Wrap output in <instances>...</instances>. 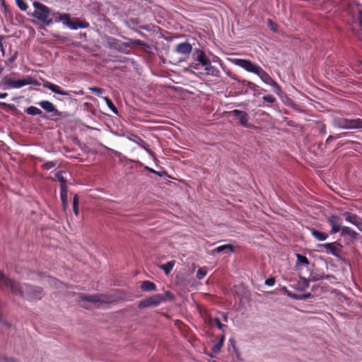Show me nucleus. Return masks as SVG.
Returning a JSON list of instances; mask_svg holds the SVG:
<instances>
[{"label":"nucleus","mask_w":362,"mask_h":362,"mask_svg":"<svg viewBox=\"0 0 362 362\" xmlns=\"http://www.w3.org/2000/svg\"><path fill=\"white\" fill-rule=\"evenodd\" d=\"M0 285L9 286L13 294L19 295L28 300L40 299L43 295L40 288H32L26 284L19 285L8 279L1 272H0Z\"/></svg>","instance_id":"f257e3e1"},{"label":"nucleus","mask_w":362,"mask_h":362,"mask_svg":"<svg viewBox=\"0 0 362 362\" xmlns=\"http://www.w3.org/2000/svg\"><path fill=\"white\" fill-rule=\"evenodd\" d=\"M231 62L238 66L248 72L257 75L262 82L273 87L274 93L280 95L281 89L280 86L275 82L272 77L259 65L252 63L250 60L244 59H233Z\"/></svg>","instance_id":"f03ea898"},{"label":"nucleus","mask_w":362,"mask_h":362,"mask_svg":"<svg viewBox=\"0 0 362 362\" xmlns=\"http://www.w3.org/2000/svg\"><path fill=\"white\" fill-rule=\"evenodd\" d=\"M54 16L55 22H61L62 24L72 30L86 28L88 26V24L86 22L81 21L78 18L71 20L70 15L67 13L57 12L54 13Z\"/></svg>","instance_id":"7ed1b4c3"},{"label":"nucleus","mask_w":362,"mask_h":362,"mask_svg":"<svg viewBox=\"0 0 362 362\" xmlns=\"http://www.w3.org/2000/svg\"><path fill=\"white\" fill-rule=\"evenodd\" d=\"M33 6L35 8V11L31 16L40 21H41L45 25H50L53 21L49 18L50 11L49 8L37 1H34Z\"/></svg>","instance_id":"20e7f679"},{"label":"nucleus","mask_w":362,"mask_h":362,"mask_svg":"<svg viewBox=\"0 0 362 362\" xmlns=\"http://www.w3.org/2000/svg\"><path fill=\"white\" fill-rule=\"evenodd\" d=\"M194 57L196 61L199 62V64H196L193 66L194 69H199V65L202 64L204 67V70L207 74L217 76L218 70L211 64L210 60L206 57L205 54L202 50H196L194 52Z\"/></svg>","instance_id":"39448f33"},{"label":"nucleus","mask_w":362,"mask_h":362,"mask_svg":"<svg viewBox=\"0 0 362 362\" xmlns=\"http://www.w3.org/2000/svg\"><path fill=\"white\" fill-rule=\"evenodd\" d=\"M4 86H7L10 88H20L27 85H37L38 83L36 80L33 79L30 76H27L23 79L16 80L8 76L4 77L2 80Z\"/></svg>","instance_id":"423d86ee"},{"label":"nucleus","mask_w":362,"mask_h":362,"mask_svg":"<svg viewBox=\"0 0 362 362\" xmlns=\"http://www.w3.org/2000/svg\"><path fill=\"white\" fill-rule=\"evenodd\" d=\"M166 297L170 296V293L168 292L165 293V296L162 294H156L148 298H146L139 303V308H145L148 307H156L160 304L162 302L165 301Z\"/></svg>","instance_id":"0eeeda50"},{"label":"nucleus","mask_w":362,"mask_h":362,"mask_svg":"<svg viewBox=\"0 0 362 362\" xmlns=\"http://www.w3.org/2000/svg\"><path fill=\"white\" fill-rule=\"evenodd\" d=\"M80 301H88L90 303H106L107 301L103 296L100 295H78Z\"/></svg>","instance_id":"6e6552de"},{"label":"nucleus","mask_w":362,"mask_h":362,"mask_svg":"<svg viewBox=\"0 0 362 362\" xmlns=\"http://www.w3.org/2000/svg\"><path fill=\"white\" fill-rule=\"evenodd\" d=\"M231 113L239 120L241 125L246 127L250 126L248 124L249 116L246 112L239 110H234Z\"/></svg>","instance_id":"1a4fd4ad"},{"label":"nucleus","mask_w":362,"mask_h":362,"mask_svg":"<svg viewBox=\"0 0 362 362\" xmlns=\"http://www.w3.org/2000/svg\"><path fill=\"white\" fill-rule=\"evenodd\" d=\"M39 105L47 112H52L54 116H60L61 113L56 109L54 105L48 100L40 102Z\"/></svg>","instance_id":"9d476101"},{"label":"nucleus","mask_w":362,"mask_h":362,"mask_svg":"<svg viewBox=\"0 0 362 362\" xmlns=\"http://www.w3.org/2000/svg\"><path fill=\"white\" fill-rule=\"evenodd\" d=\"M42 86L45 88L49 89L51 91H52L57 94H59L62 95H69V93L66 91L64 90L60 86H59L56 84H54L51 82H49L47 81H44L42 83Z\"/></svg>","instance_id":"9b49d317"},{"label":"nucleus","mask_w":362,"mask_h":362,"mask_svg":"<svg viewBox=\"0 0 362 362\" xmlns=\"http://www.w3.org/2000/svg\"><path fill=\"white\" fill-rule=\"evenodd\" d=\"M192 47L188 42H182L176 45L175 51L182 55H188L192 52Z\"/></svg>","instance_id":"f8f14e48"},{"label":"nucleus","mask_w":362,"mask_h":362,"mask_svg":"<svg viewBox=\"0 0 362 362\" xmlns=\"http://www.w3.org/2000/svg\"><path fill=\"white\" fill-rule=\"evenodd\" d=\"M328 222L332 226V233H336L340 230L341 228V220L340 218L332 216L329 218Z\"/></svg>","instance_id":"ddd939ff"},{"label":"nucleus","mask_w":362,"mask_h":362,"mask_svg":"<svg viewBox=\"0 0 362 362\" xmlns=\"http://www.w3.org/2000/svg\"><path fill=\"white\" fill-rule=\"evenodd\" d=\"M343 216L346 221L350 222L351 223L355 225L358 228H360V226L362 225V221L361 219L358 217L356 215L345 212L343 214Z\"/></svg>","instance_id":"4468645a"},{"label":"nucleus","mask_w":362,"mask_h":362,"mask_svg":"<svg viewBox=\"0 0 362 362\" xmlns=\"http://www.w3.org/2000/svg\"><path fill=\"white\" fill-rule=\"evenodd\" d=\"M320 247L325 248L328 253L335 256H337L339 252L338 245L335 243L321 244Z\"/></svg>","instance_id":"2eb2a0df"},{"label":"nucleus","mask_w":362,"mask_h":362,"mask_svg":"<svg viewBox=\"0 0 362 362\" xmlns=\"http://www.w3.org/2000/svg\"><path fill=\"white\" fill-rule=\"evenodd\" d=\"M222 252H229L233 253L234 252L233 246L230 244L218 246L211 251V254L214 255L215 253H219Z\"/></svg>","instance_id":"dca6fc26"},{"label":"nucleus","mask_w":362,"mask_h":362,"mask_svg":"<svg viewBox=\"0 0 362 362\" xmlns=\"http://www.w3.org/2000/svg\"><path fill=\"white\" fill-rule=\"evenodd\" d=\"M61 199L62 202L63 209L65 211L67 208V189L66 185L61 186Z\"/></svg>","instance_id":"f3484780"},{"label":"nucleus","mask_w":362,"mask_h":362,"mask_svg":"<svg viewBox=\"0 0 362 362\" xmlns=\"http://www.w3.org/2000/svg\"><path fill=\"white\" fill-rule=\"evenodd\" d=\"M334 125L341 129H349V119L341 117L336 118L334 119Z\"/></svg>","instance_id":"a211bd4d"},{"label":"nucleus","mask_w":362,"mask_h":362,"mask_svg":"<svg viewBox=\"0 0 362 362\" xmlns=\"http://www.w3.org/2000/svg\"><path fill=\"white\" fill-rule=\"evenodd\" d=\"M349 129H361L362 128V119H349Z\"/></svg>","instance_id":"6ab92c4d"},{"label":"nucleus","mask_w":362,"mask_h":362,"mask_svg":"<svg viewBox=\"0 0 362 362\" xmlns=\"http://www.w3.org/2000/svg\"><path fill=\"white\" fill-rule=\"evenodd\" d=\"M141 288L146 291H154L156 290V285L149 281H145L141 284Z\"/></svg>","instance_id":"aec40b11"},{"label":"nucleus","mask_w":362,"mask_h":362,"mask_svg":"<svg viewBox=\"0 0 362 362\" xmlns=\"http://www.w3.org/2000/svg\"><path fill=\"white\" fill-rule=\"evenodd\" d=\"M175 264V261H170V262H167L166 264L161 265L160 268L164 271L165 274L168 275L173 269Z\"/></svg>","instance_id":"412c9836"},{"label":"nucleus","mask_w":362,"mask_h":362,"mask_svg":"<svg viewBox=\"0 0 362 362\" xmlns=\"http://www.w3.org/2000/svg\"><path fill=\"white\" fill-rule=\"evenodd\" d=\"M25 112L30 115H40L42 114L41 110L35 106L28 107L25 110Z\"/></svg>","instance_id":"4be33fe9"},{"label":"nucleus","mask_w":362,"mask_h":362,"mask_svg":"<svg viewBox=\"0 0 362 362\" xmlns=\"http://www.w3.org/2000/svg\"><path fill=\"white\" fill-rule=\"evenodd\" d=\"M312 235L318 240L323 241L325 240L328 235L325 233H321L318 230H313Z\"/></svg>","instance_id":"5701e85b"},{"label":"nucleus","mask_w":362,"mask_h":362,"mask_svg":"<svg viewBox=\"0 0 362 362\" xmlns=\"http://www.w3.org/2000/svg\"><path fill=\"white\" fill-rule=\"evenodd\" d=\"M209 325L211 326H216L219 329L223 330L225 325L222 324L218 317L210 318Z\"/></svg>","instance_id":"b1692460"},{"label":"nucleus","mask_w":362,"mask_h":362,"mask_svg":"<svg viewBox=\"0 0 362 362\" xmlns=\"http://www.w3.org/2000/svg\"><path fill=\"white\" fill-rule=\"evenodd\" d=\"M284 293L291 297L293 299H296V300H301V299H305L308 296H309L310 295H304V296H299L298 294H294V293H292L291 292L288 291L286 288H284Z\"/></svg>","instance_id":"393cba45"},{"label":"nucleus","mask_w":362,"mask_h":362,"mask_svg":"<svg viewBox=\"0 0 362 362\" xmlns=\"http://www.w3.org/2000/svg\"><path fill=\"white\" fill-rule=\"evenodd\" d=\"M103 99L105 101L107 105L108 106V107L115 114L117 113V110L116 108V107L114 105L113 103L112 102V100L108 98L107 97H103Z\"/></svg>","instance_id":"a878e982"},{"label":"nucleus","mask_w":362,"mask_h":362,"mask_svg":"<svg viewBox=\"0 0 362 362\" xmlns=\"http://www.w3.org/2000/svg\"><path fill=\"white\" fill-rule=\"evenodd\" d=\"M342 234H348L351 237H355L356 235V233L351 230L350 228L344 226L341 227V229Z\"/></svg>","instance_id":"bb28decb"},{"label":"nucleus","mask_w":362,"mask_h":362,"mask_svg":"<svg viewBox=\"0 0 362 362\" xmlns=\"http://www.w3.org/2000/svg\"><path fill=\"white\" fill-rule=\"evenodd\" d=\"M207 274V268L206 267H202L199 269V270L197 272V278L198 279H202Z\"/></svg>","instance_id":"cd10ccee"},{"label":"nucleus","mask_w":362,"mask_h":362,"mask_svg":"<svg viewBox=\"0 0 362 362\" xmlns=\"http://www.w3.org/2000/svg\"><path fill=\"white\" fill-rule=\"evenodd\" d=\"M223 339H224V337H222L220 341L213 346V347H212L213 352L218 353L220 351V350L223 346Z\"/></svg>","instance_id":"c85d7f7f"},{"label":"nucleus","mask_w":362,"mask_h":362,"mask_svg":"<svg viewBox=\"0 0 362 362\" xmlns=\"http://www.w3.org/2000/svg\"><path fill=\"white\" fill-rule=\"evenodd\" d=\"M16 5L21 11H26L28 8V4L23 0H15Z\"/></svg>","instance_id":"c756f323"},{"label":"nucleus","mask_w":362,"mask_h":362,"mask_svg":"<svg viewBox=\"0 0 362 362\" xmlns=\"http://www.w3.org/2000/svg\"><path fill=\"white\" fill-rule=\"evenodd\" d=\"M297 259H298V262L301 264H303L305 265H308L309 264V262H308V259H307V257H305L301 255H297Z\"/></svg>","instance_id":"7c9ffc66"},{"label":"nucleus","mask_w":362,"mask_h":362,"mask_svg":"<svg viewBox=\"0 0 362 362\" xmlns=\"http://www.w3.org/2000/svg\"><path fill=\"white\" fill-rule=\"evenodd\" d=\"M91 92L97 94V95H100L102 94L104 90L102 89V88H98V87H90L88 88Z\"/></svg>","instance_id":"2f4dec72"},{"label":"nucleus","mask_w":362,"mask_h":362,"mask_svg":"<svg viewBox=\"0 0 362 362\" xmlns=\"http://www.w3.org/2000/svg\"><path fill=\"white\" fill-rule=\"evenodd\" d=\"M56 165V163L54 162V161H49V162H47L43 164V168L46 170H49L54 167H55Z\"/></svg>","instance_id":"473e14b6"},{"label":"nucleus","mask_w":362,"mask_h":362,"mask_svg":"<svg viewBox=\"0 0 362 362\" xmlns=\"http://www.w3.org/2000/svg\"><path fill=\"white\" fill-rule=\"evenodd\" d=\"M55 176L57 179L62 183V185L63 184L65 185V179L64 178L62 172H57L55 173Z\"/></svg>","instance_id":"72a5a7b5"},{"label":"nucleus","mask_w":362,"mask_h":362,"mask_svg":"<svg viewBox=\"0 0 362 362\" xmlns=\"http://www.w3.org/2000/svg\"><path fill=\"white\" fill-rule=\"evenodd\" d=\"M263 100L265 102L273 103L275 102V98L272 96V95H267L263 97Z\"/></svg>","instance_id":"f704fd0d"},{"label":"nucleus","mask_w":362,"mask_h":362,"mask_svg":"<svg viewBox=\"0 0 362 362\" xmlns=\"http://www.w3.org/2000/svg\"><path fill=\"white\" fill-rule=\"evenodd\" d=\"M267 25H268V26L270 28V29H271L272 30H273L274 32H276V31L277 30H276V24H275L274 22H272V20H270V19H268V20H267Z\"/></svg>","instance_id":"c9c22d12"},{"label":"nucleus","mask_w":362,"mask_h":362,"mask_svg":"<svg viewBox=\"0 0 362 362\" xmlns=\"http://www.w3.org/2000/svg\"><path fill=\"white\" fill-rule=\"evenodd\" d=\"M275 284V279L274 278H269L265 281V284L269 286H274Z\"/></svg>","instance_id":"e433bc0d"},{"label":"nucleus","mask_w":362,"mask_h":362,"mask_svg":"<svg viewBox=\"0 0 362 362\" xmlns=\"http://www.w3.org/2000/svg\"><path fill=\"white\" fill-rule=\"evenodd\" d=\"M47 281L50 284H53L54 286H57L59 282L54 279H52V278H47Z\"/></svg>","instance_id":"4c0bfd02"},{"label":"nucleus","mask_w":362,"mask_h":362,"mask_svg":"<svg viewBox=\"0 0 362 362\" xmlns=\"http://www.w3.org/2000/svg\"><path fill=\"white\" fill-rule=\"evenodd\" d=\"M79 200L78 197L77 195H75L73 199V206H78Z\"/></svg>","instance_id":"58836bf2"},{"label":"nucleus","mask_w":362,"mask_h":362,"mask_svg":"<svg viewBox=\"0 0 362 362\" xmlns=\"http://www.w3.org/2000/svg\"><path fill=\"white\" fill-rule=\"evenodd\" d=\"M73 209L75 215H78V206H73Z\"/></svg>","instance_id":"ea45409f"},{"label":"nucleus","mask_w":362,"mask_h":362,"mask_svg":"<svg viewBox=\"0 0 362 362\" xmlns=\"http://www.w3.org/2000/svg\"><path fill=\"white\" fill-rule=\"evenodd\" d=\"M8 94L6 93H0V99L6 98Z\"/></svg>","instance_id":"a19ab883"},{"label":"nucleus","mask_w":362,"mask_h":362,"mask_svg":"<svg viewBox=\"0 0 362 362\" xmlns=\"http://www.w3.org/2000/svg\"><path fill=\"white\" fill-rule=\"evenodd\" d=\"M5 362H16V361L13 358H4Z\"/></svg>","instance_id":"79ce46f5"},{"label":"nucleus","mask_w":362,"mask_h":362,"mask_svg":"<svg viewBox=\"0 0 362 362\" xmlns=\"http://www.w3.org/2000/svg\"><path fill=\"white\" fill-rule=\"evenodd\" d=\"M359 23L362 27V10L359 13Z\"/></svg>","instance_id":"37998d69"},{"label":"nucleus","mask_w":362,"mask_h":362,"mask_svg":"<svg viewBox=\"0 0 362 362\" xmlns=\"http://www.w3.org/2000/svg\"><path fill=\"white\" fill-rule=\"evenodd\" d=\"M233 350H234V351H235V353L236 356H237L238 358H240V354H239V352L238 351V350L236 349V348H235L234 346H233Z\"/></svg>","instance_id":"c03bdc74"},{"label":"nucleus","mask_w":362,"mask_h":362,"mask_svg":"<svg viewBox=\"0 0 362 362\" xmlns=\"http://www.w3.org/2000/svg\"><path fill=\"white\" fill-rule=\"evenodd\" d=\"M133 44H135V45H142V42L139 40H134L132 42Z\"/></svg>","instance_id":"a18cd8bd"},{"label":"nucleus","mask_w":362,"mask_h":362,"mask_svg":"<svg viewBox=\"0 0 362 362\" xmlns=\"http://www.w3.org/2000/svg\"><path fill=\"white\" fill-rule=\"evenodd\" d=\"M223 320H224L225 322H227V320H228V317H227L226 315H223Z\"/></svg>","instance_id":"49530a36"}]
</instances>
